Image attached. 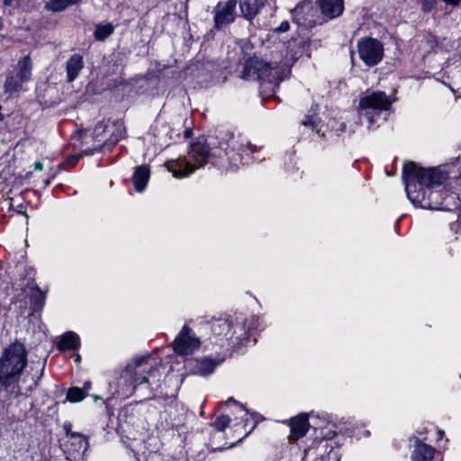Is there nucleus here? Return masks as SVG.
<instances>
[{
    "mask_svg": "<svg viewBox=\"0 0 461 461\" xmlns=\"http://www.w3.org/2000/svg\"><path fill=\"white\" fill-rule=\"evenodd\" d=\"M84 67V60L83 57L80 54H74L72 55L68 62H67V75H68V80L69 82H72L75 80L81 69Z\"/></svg>",
    "mask_w": 461,
    "mask_h": 461,
    "instance_id": "13",
    "label": "nucleus"
},
{
    "mask_svg": "<svg viewBox=\"0 0 461 461\" xmlns=\"http://www.w3.org/2000/svg\"><path fill=\"white\" fill-rule=\"evenodd\" d=\"M230 422V418L228 415L219 416L213 423L215 429L218 431H223Z\"/></svg>",
    "mask_w": 461,
    "mask_h": 461,
    "instance_id": "26",
    "label": "nucleus"
},
{
    "mask_svg": "<svg viewBox=\"0 0 461 461\" xmlns=\"http://www.w3.org/2000/svg\"><path fill=\"white\" fill-rule=\"evenodd\" d=\"M230 329V323L227 321H217L212 327L214 335L225 338H230L232 336Z\"/></svg>",
    "mask_w": 461,
    "mask_h": 461,
    "instance_id": "21",
    "label": "nucleus"
},
{
    "mask_svg": "<svg viewBox=\"0 0 461 461\" xmlns=\"http://www.w3.org/2000/svg\"><path fill=\"white\" fill-rule=\"evenodd\" d=\"M113 32V27L111 24L98 25L95 32V37L98 41H104L109 37Z\"/></svg>",
    "mask_w": 461,
    "mask_h": 461,
    "instance_id": "23",
    "label": "nucleus"
},
{
    "mask_svg": "<svg viewBox=\"0 0 461 461\" xmlns=\"http://www.w3.org/2000/svg\"><path fill=\"white\" fill-rule=\"evenodd\" d=\"M426 7H429V5H426V6H423V9L427 10Z\"/></svg>",
    "mask_w": 461,
    "mask_h": 461,
    "instance_id": "40",
    "label": "nucleus"
},
{
    "mask_svg": "<svg viewBox=\"0 0 461 461\" xmlns=\"http://www.w3.org/2000/svg\"><path fill=\"white\" fill-rule=\"evenodd\" d=\"M242 77L247 80H261L269 83L281 80L280 69L276 65L272 66L257 57L250 58L245 62Z\"/></svg>",
    "mask_w": 461,
    "mask_h": 461,
    "instance_id": "4",
    "label": "nucleus"
},
{
    "mask_svg": "<svg viewBox=\"0 0 461 461\" xmlns=\"http://www.w3.org/2000/svg\"><path fill=\"white\" fill-rule=\"evenodd\" d=\"M189 134H190V131L186 130L185 132V136L187 137V136H189Z\"/></svg>",
    "mask_w": 461,
    "mask_h": 461,
    "instance_id": "38",
    "label": "nucleus"
},
{
    "mask_svg": "<svg viewBox=\"0 0 461 461\" xmlns=\"http://www.w3.org/2000/svg\"><path fill=\"white\" fill-rule=\"evenodd\" d=\"M414 450L411 461H431L434 456V448L420 441L418 437H412Z\"/></svg>",
    "mask_w": 461,
    "mask_h": 461,
    "instance_id": "11",
    "label": "nucleus"
},
{
    "mask_svg": "<svg viewBox=\"0 0 461 461\" xmlns=\"http://www.w3.org/2000/svg\"><path fill=\"white\" fill-rule=\"evenodd\" d=\"M357 49L359 58L369 67L379 63L384 57L383 44L373 38H366L359 41Z\"/></svg>",
    "mask_w": 461,
    "mask_h": 461,
    "instance_id": "6",
    "label": "nucleus"
},
{
    "mask_svg": "<svg viewBox=\"0 0 461 461\" xmlns=\"http://www.w3.org/2000/svg\"><path fill=\"white\" fill-rule=\"evenodd\" d=\"M303 123L304 125H310V124H311V125H312V126H313V123L312 122V121H309V122H307V121H303Z\"/></svg>",
    "mask_w": 461,
    "mask_h": 461,
    "instance_id": "33",
    "label": "nucleus"
},
{
    "mask_svg": "<svg viewBox=\"0 0 461 461\" xmlns=\"http://www.w3.org/2000/svg\"><path fill=\"white\" fill-rule=\"evenodd\" d=\"M86 393L79 387H72L68 391L67 400L71 402H78L85 399Z\"/></svg>",
    "mask_w": 461,
    "mask_h": 461,
    "instance_id": "24",
    "label": "nucleus"
},
{
    "mask_svg": "<svg viewBox=\"0 0 461 461\" xmlns=\"http://www.w3.org/2000/svg\"><path fill=\"white\" fill-rule=\"evenodd\" d=\"M107 133L109 134L110 143L113 145L124 136L125 127L122 122H109Z\"/></svg>",
    "mask_w": 461,
    "mask_h": 461,
    "instance_id": "19",
    "label": "nucleus"
},
{
    "mask_svg": "<svg viewBox=\"0 0 461 461\" xmlns=\"http://www.w3.org/2000/svg\"><path fill=\"white\" fill-rule=\"evenodd\" d=\"M235 0H227L225 2H220L214 9L215 27L220 29L232 23L235 19Z\"/></svg>",
    "mask_w": 461,
    "mask_h": 461,
    "instance_id": "9",
    "label": "nucleus"
},
{
    "mask_svg": "<svg viewBox=\"0 0 461 461\" xmlns=\"http://www.w3.org/2000/svg\"><path fill=\"white\" fill-rule=\"evenodd\" d=\"M230 403H233L235 405H237L241 411H246L244 406L239 402H237L232 397H230L225 402L224 404L225 405H229Z\"/></svg>",
    "mask_w": 461,
    "mask_h": 461,
    "instance_id": "29",
    "label": "nucleus"
},
{
    "mask_svg": "<svg viewBox=\"0 0 461 461\" xmlns=\"http://www.w3.org/2000/svg\"><path fill=\"white\" fill-rule=\"evenodd\" d=\"M70 426L65 425L68 440L65 444V452L69 461H83L88 447L87 439L81 434L70 432Z\"/></svg>",
    "mask_w": 461,
    "mask_h": 461,
    "instance_id": "7",
    "label": "nucleus"
},
{
    "mask_svg": "<svg viewBox=\"0 0 461 461\" xmlns=\"http://www.w3.org/2000/svg\"><path fill=\"white\" fill-rule=\"evenodd\" d=\"M17 212H20V213H23L26 217V219H28V215H27V213L25 212H23L21 209H18Z\"/></svg>",
    "mask_w": 461,
    "mask_h": 461,
    "instance_id": "34",
    "label": "nucleus"
},
{
    "mask_svg": "<svg viewBox=\"0 0 461 461\" xmlns=\"http://www.w3.org/2000/svg\"><path fill=\"white\" fill-rule=\"evenodd\" d=\"M17 76L21 83L28 82L32 77V60L28 56L22 58L17 64Z\"/></svg>",
    "mask_w": 461,
    "mask_h": 461,
    "instance_id": "17",
    "label": "nucleus"
},
{
    "mask_svg": "<svg viewBox=\"0 0 461 461\" xmlns=\"http://www.w3.org/2000/svg\"><path fill=\"white\" fill-rule=\"evenodd\" d=\"M393 100L384 92L376 91L363 96L359 100L361 109H375L386 111L390 108Z\"/></svg>",
    "mask_w": 461,
    "mask_h": 461,
    "instance_id": "8",
    "label": "nucleus"
},
{
    "mask_svg": "<svg viewBox=\"0 0 461 461\" xmlns=\"http://www.w3.org/2000/svg\"><path fill=\"white\" fill-rule=\"evenodd\" d=\"M60 350L77 349L79 347V337L75 332L65 333L59 343Z\"/></svg>",
    "mask_w": 461,
    "mask_h": 461,
    "instance_id": "20",
    "label": "nucleus"
},
{
    "mask_svg": "<svg viewBox=\"0 0 461 461\" xmlns=\"http://www.w3.org/2000/svg\"><path fill=\"white\" fill-rule=\"evenodd\" d=\"M322 13L330 18L339 16L344 10L343 0H321Z\"/></svg>",
    "mask_w": 461,
    "mask_h": 461,
    "instance_id": "12",
    "label": "nucleus"
},
{
    "mask_svg": "<svg viewBox=\"0 0 461 461\" xmlns=\"http://www.w3.org/2000/svg\"><path fill=\"white\" fill-rule=\"evenodd\" d=\"M211 157V149L203 138H198L188 149L187 158L170 160L166 164L176 178H185L203 167Z\"/></svg>",
    "mask_w": 461,
    "mask_h": 461,
    "instance_id": "2",
    "label": "nucleus"
},
{
    "mask_svg": "<svg viewBox=\"0 0 461 461\" xmlns=\"http://www.w3.org/2000/svg\"><path fill=\"white\" fill-rule=\"evenodd\" d=\"M216 365L217 363L214 360L209 358L196 360L192 367V372L198 375H208L213 372Z\"/></svg>",
    "mask_w": 461,
    "mask_h": 461,
    "instance_id": "15",
    "label": "nucleus"
},
{
    "mask_svg": "<svg viewBox=\"0 0 461 461\" xmlns=\"http://www.w3.org/2000/svg\"><path fill=\"white\" fill-rule=\"evenodd\" d=\"M443 1L451 5H457L461 0H443Z\"/></svg>",
    "mask_w": 461,
    "mask_h": 461,
    "instance_id": "32",
    "label": "nucleus"
},
{
    "mask_svg": "<svg viewBox=\"0 0 461 461\" xmlns=\"http://www.w3.org/2000/svg\"><path fill=\"white\" fill-rule=\"evenodd\" d=\"M12 1L13 0H5L4 3H5V5H9L12 4Z\"/></svg>",
    "mask_w": 461,
    "mask_h": 461,
    "instance_id": "35",
    "label": "nucleus"
},
{
    "mask_svg": "<svg viewBox=\"0 0 461 461\" xmlns=\"http://www.w3.org/2000/svg\"><path fill=\"white\" fill-rule=\"evenodd\" d=\"M290 427V437L294 440H297L307 433L310 423L308 421V415L301 413L296 417L292 418L288 423Z\"/></svg>",
    "mask_w": 461,
    "mask_h": 461,
    "instance_id": "10",
    "label": "nucleus"
},
{
    "mask_svg": "<svg viewBox=\"0 0 461 461\" xmlns=\"http://www.w3.org/2000/svg\"><path fill=\"white\" fill-rule=\"evenodd\" d=\"M108 128H109V121L102 122L98 123L94 130L95 136L96 138L101 137L104 133L107 132Z\"/></svg>",
    "mask_w": 461,
    "mask_h": 461,
    "instance_id": "27",
    "label": "nucleus"
},
{
    "mask_svg": "<svg viewBox=\"0 0 461 461\" xmlns=\"http://www.w3.org/2000/svg\"><path fill=\"white\" fill-rule=\"evenodd\" d=\"M288 30H289L288 22H283L275 31L277 32H287Z\"/></svg>",
    "mask_w": 461,
    "mask_h": 461,
    "instance_id": "28",
    "label": "nucleus"
},
{
    "mask_svg": "<svg viewBox=\"0 0 461 461\" xmlns=\"http://www.w3.org/2000/svg\"><path fill=\"white\" fill-rule=\"evenodd\" d=\"M231 149L234 152H237L239 156L242 158L243 154L249 155L250 149L247 146V142L244 140H241L240 142L238 143L237 140H232Z\"/></svg>",
    "mask_w": 461,
    "mask_h": 461,
    "instance_id": "25",
    "label": "nucleus"
},
{
    "mask_svg": "<svg viewBox=\"0 0 461 461\" xmlns=\"http://www.w3.org/2000/svg\"><path fill=\"white\" fill-rule=\"evenodd\" d=\"M147 359L146 357H141L134 359L133 363L129 364L125 368V373L129 375L134 374L133 382L136 384H141L143 383H147L149 378L147 375H138L136 368L139 367L145 360Z\"/></svg>",
    "mask_w": 461,
    "mask_h": 461,
    "instance_id": "18",
    "label": "nucleus"
},
{
    "mask_svg": "<svg viewBox=\"0 0 461 461\" xmlns=\"http://www.w3.org/2000/svg\"><path fill=\"white\" fill-rule=\"evenodd\" d=\"M426 7H429V5H426V6H423V9L427 10Z\"/></svg>",
    "mask_w": 461,
    "mask_h": 461,
    "instance_id": "39",
    "label": "nucleus"
},
{
    "mask_svg": "<svg viewBox=\"0 0 461 461\" xmlns=\"http://www.w3.org/2000/svg\"><path fill=\"white\" fill-rule=\"evenodd\" d=\"M20 78L17 79L14 76L7 77L5 82V91L8 94H13L22 89V85Z\"/></svg>",
    "mask_w": 461,
    "mask_h": 461,
    "instance_id": "22",
    "label": "nucleus"
},
{
    "mask_svg": "<svg viewBox=\"0 0 461 461\" xmlns=\"http://www.w3.org/2000/svg\"><path fill=\"white\" fill-rule=\"evenodd\" d=\"M34 169L37 170V171H41L43 169V165L42 163L37 161L34 163Z\"/></svg>",
    "mask_w": 461,
    "mask_h": 461,
    "instance_id": "31",
    "label": "nucleus"
},
{
    "mask_svg": "<svg viewBox=\"0 0 461 461\" xmlns=\"http://www.w3.org/2000/svg\"><path fill=\"white\" fill-rule=\"evenodd\" d=\"M172 347L178 356H189L200 348L201 340L188 325H184L172 342Z\"/></svg>",
    "mask_w": 461,
    "mask_h": 461,
    "instance_id": "5",
    "label": "nucleus"
},
{
    "mask_svg": "<svg viewBox=\"0 0 461 461\" xmlns=\"http://www.w3.org/2000/svg\"><path fill=\"white\" fill-rule=\"evenodd\" d=\"M149 178V169L145 166L137 167L133 175V184L138 192H142Z\"/></svg>",
    "mask_w": 461,
    "mask_h": 461,
    "instance_id": "16",
    "label": "nucleus"
},
{
    "mask_svg": "<svg viewBox=\"0 0 461 461\" xmlns=\"http://www.w3.org/2000/svg\"><path fill=\"white\" fill-rule=\"evenodd\" d=\"M402 179L407 196L413 204L426 209H438V192L431 190V187L446 180L444 174L436 168L424 169L413 162H408L402 168Z\"/></svg>",
    "mask_w": 461,
    "mask_h": 461,
    "instance_id": "1",
    "label": "nucleus"
},
{
    "mask_svg": "<svg viewBox=\"0 0 461 461\" xmlns=\"http://www.w3.org/2000/svg\"><path fill=\"white\" fill-rule=\"evenodd\" d=\"M438 438H441L443 434H444V432L442 430H438Z\"/></svg>",
    "mask_w": 461,
    "mask_h": 461,
    "instance_id": "36",
    "label": "nucleus"
},
{
    "mask_svg": "<svg viewBox=\"0 0 461 461\" xmlns=\"http://www.w3.org/2000/svg\"><path fill=\"white\" fill-rule=\"evenodd\" d=\"M155 371H156V369H155V368H153V369L149 370V375H150V376H151Z\"/></svg>",
    "mask_w": 461,
    "mask_h": 461,
    "instance_id": "37",
    "label": "nucleus"
},
{
    "mask_svg": "<svg viewBox=\"0 0 461 461\" xmlns=\"http://www.w3.org/2000/svg\"><path fill=\"white\" fill-rule=\"evenodd\" d=\"M27 363V353L22 343L9 345L0 357V384L5 388L13 384Z\"/></svg>",
    "mask_w": 461,
    "mask_h": 461,
    "instance_id": "3",
    "label": "nucleus"
},
{
    "mask_svg": "<svg viewBox=\"0 0 461 461\" xmlns=\"http://www.w3.org/2000/svg\"><path fill=\"white\" fill-rule=\"evenodd\" d=\"M262 5L263 2L259 0H240V4L242 15L248 20L254 18Z\"/></svg>",
    "mask_w": 461,
    "mask_h": 461,
    "instance_id": "14",
    "label": "nucleus"
},
{
    "mask_svg": "<svg viewBox=\"0 0 461 461\" xmlns=\"http://www.w3.org/2000/svg\"><path fill=\"white\" fill-rule=\"evenodd\" d=\"M36 385H37V380L32 378V381L28 385L27 390L28 391H32V390H33L36 387Z\"/></svg>",
    "mask_w": 461,
    "mask_h": 461,
    "instance_id": "30",
    "label": "nucleus"
}]
</instances>
